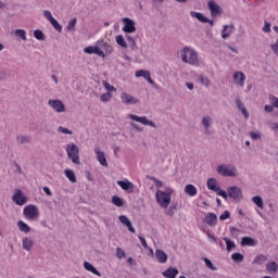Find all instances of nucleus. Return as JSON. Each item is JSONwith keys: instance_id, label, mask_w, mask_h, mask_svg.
Segmentation results:
<instances>
[{"instance_id": "43", "label": "nucleus", "mask_w": 278, "mask_h": 278, "mask_svg": "<svg viewBox=\"0 0 278 278\" xmlns=\"http://www.w3.org/2000/svg\"><path fill=\"white\" fill-rule=\"evenodd\" d=\"M231 260H233L235 262H237L238 264H240L241 262L244 261V255H242L241 253L236 252V253H233V254L231 255Z\"/></svg>"}, {"instance_id": "58", "label": "nucleus", "mask_w": 278, "mask_h": 278, "mask_svg": "<svg viewBox=\"0 0 278 278\" xmlns=\"http://www.w3.org/2000/svg\"><path fill=\"white\" fill-rule=\"evenodd\" d=\"M265 112H267L268 114H273L275 112V106L267 104L264 106Z\"/></svg>"}, {"instance_id": "20", "label": "nucleus", "mask_w": 278, "mask_h": 278, "mask_svg": "<svg viewBox=\"0 0 278 278\" xmlns=\"http://www.w3.org/2000/svg\"><path fill=\"white\" fill-rule=\"evenodd\" d=\"M245 79H247V76H244V73H242V72H236L233 74L235 84H237L241 88H242V86H244Z\"/></svg>"}, {"instance_id": "22", "label": "nucleus", "mask_w": 278, "mask_h": 278, "mask_svg": "<svg viewBox=\"0 0 278 278\" xmlns=\"http://www.w3.org/2000/svg\"><path fill=\"white\" fill-rule=\"evenodd\" d=\"M165 278H176L179 275V269L176 267H169L165 271L162 273Z\"/></svg>"}, {"instance_id": "23", "label": "nucleus", "mask_w": 278, "mask_h": 278, "mask_svg": "<svg viewBox=\"0 0 278 278\" xmlns=\"http://www.w3.org/2000/svg\"><path fill=\"white\" fill-rule=\"evenodd\" d=\"M17 144H30L31 143V136L20 134L16 136Z\"/></svg>"}, {"instance_id": "15", "label": "nucleus", "mask_w": 278, "mask_h": 278, "mask_svg": "<svg viewBox=\"0 0 278 278\" xmlns=\"http://www.w3.org/2000/svg\"><path fill=\"white\" fill-rule=\"evenodd\" d=\"M236 31V25L230 24V25H224L222 29V38L223 40H227L231 34Z\"/></svg>"}, {"instance_id": "55", "label": "nucleus", "mask_w": 278, "mask_h": 278, "mask_svg": "<svg viewBox=\"0 0 278 278\" xmlns=\"http://www.w3.org/2000/svg\"><path fill=\"white\" fill-rule=\"evenodd\" d=\"M116 257L118 260H123V257H125V251H123L121 248H116Z\"/></svg>"}, {"instance_id": "18", "label": "nucleus", "mask_w": 278, "mask_h": 278, "mask_svg": "<svg viewBox=\"0 0 278 278\" xmlns=\"http://www.w3.org/2000/svg\"><path fill=\"white\" fill-rule=\"evenodd\" d=\"M84 51H85L86 53H88L89 55H92V53H93V54H96V55H99L100 58H105V54L103 53L102 50H99L97 43H96L94 47L89 46V47L85 48Z\"/></svg>"}, {"instance_id": "44", "label": "nucleus", "mask_w": 278, "mask_h": 278, "mask_svg": "<svg viewBox=\"0 0 278 278\" xmlns=\"http://www.w3.org/2000/svg\"><path fill=\"white\" fill-rule=\"evenodd\" d=\"M100 99L103 103H108L112 100V93L106 92L100 96Z\"/></svg>"}, {"instance_id": "52", "label": "nucleus", "mask_w": 278, "mask_h": 278, "mask_svg": "<svg viewBox=\"0 0 278 278\" xmlns=\"http://www.w3.org/2000/svg\"><path fill=\"white\" fill-rule=\"evenodd\" d=\"M264 23L265 25L263 26L262 31H264V34H270V22L265 21Z\"/></svg>"}, {"instance_id": "37", "label": "nucleus", "mask_w": 278, "mask_h": 278, "mask_svg": "<svg viewBox=\"0 0 278 278\" xmlns=\"http://www.w3.org/2000/svg\"><path fill=\"white\" fill-rule=\"evenodd\" d=\"M34 37L36 38V40H47V36L40 29L34 30Z\"/></svg>"}, {"instance_id": "31", "label": "nucleus", "mask_w": 278, "mask_h": 278, "mask_svg": "<svg viewBox=\"0 0 278 278\" xmlns=\"http://www.w3.org/2000/svg\"><path fill=\"white\" fill-rule=\"evenodd\" d=\"M241 245L242 247H255V239L251 237H243L241 239Z\"/></svg>"}, {"instance_id": "1", "label": "nucleus", "mask_w": 278, "mask_h": 278, "mask_svg": "<svg viewBox=\"0 0 278 278\" xmlns=\"http://www.w3.org/2000/svg\"><path fill=\"white\" fill-rule=\"evenodd\" d=\"M180 58L185 64L194 65L199 60V53H197L195 50L190 47H185L182 49Z\"/></svg>"}, {"instance_id": "16", "label": "nucleus", "mask_w": 278, "mask_h": 278, "mask_svg": "<svg viewBox=\"0 0 278 278\" xmlns=\"http://www.w3.org/2000/svg\"><path fill=\"white\" fill-rule=\"evenodd\" d=\"M13 201L16 205H25V203H27V198L23 194L22 190H17L13 195Z\"/></svg>"}, {"instance_id": "28", "label": "nucleus", "mask_w": 278, "mask_h": 278, "mask_svg": "<svg viewBox=\"0 0 278 278\" xmlns=\"http://www.w3.org/2000/svg\"><path fill=\"white\" fill-rule=\"evenodd\" d=\"M266 270H268L269 275H275L278 270V264L277 262L273 261L266 264Z\"/></svg>"}, {"instance_id": "11", "label": "nucleus", "mask_w": 278, "mask_h": 278, "mask_svg": "<svg viewBox=\"0 0 278 278\" xmlns=\"http://www.w3.org/2000/svg\"><path fill=\"white\" fill-rule=\"evenodd\" d=\"M129 118L131 121H136V123H141V125H149V127H153L155 129V127H157L152 121H149V118H147V116H138V115H134L130 114Z\"/></svg>"}, {"instance_id": "25", "label": "nucleus", "mask_w": 278, "mask_h": 278, "mask_svg": "<svg viewBox=\"0 0 278 278\" xmlns=\"http://www.w3.org/2000/svg\"><path fill=\"white\" fill-rule=\"evenodd\" d=\"M190 16H192V18H197L200 23H208L210 22V18L202 15V13H200V12L191 11Z\"/></svg>"}, {"instance_id": "39", "label": "nucleus", "mask_w": 278, "mask_h": 278, "mask_svg": "<svg viewBox=\"0 0 278 278\" xmlns=\"http://www.w3.org/2000/svg\"><path fill=\"white\" fill-rule=\"evenodd\" d=\"M15 36L17 38H21V40H27V31H25V29H16L15 30Z\"/></svg>"}, {"instance_id": "29", "label": "nucleus", "mask_w": 278, "mask_h": 278, "mask_svg": "<svg viewBox=\"0 0 278 278\" xmlns=\"http://www.w3.org/2000/svg\"><path fill=\"white\" fill-rule=\"evenodd\" d=\"M23 249L24 251H31V249H34V241L31 240V238L23 239Z\"/></svg>"}, {"instance_id": "38", "label": "nucleus", "mask_w": 278, "mask_h": 278, "mask_svg": "<svg viewBox=\"0 0 278 278\" xmlns=\"http://www.w3.org/2000/svg\"><path fill=\"white\" fill-rule=\"evenodd\" d=\"M223 240H224V242H226L227 251H231V249H236V243L233 241H231V239L224 237Z\"/></svg>"}, {"instance_id": "32", "label": "nucleus", "mask_w": 278, "mask_h": 278, "mask_svg": "<svg viewBox=\"0 0 278 278\" xmlns=\"http://www.w3.org/2000/svg\"><path fill=\"white\" fill-rule=\"evenodd\" d=\"M186 194H189V197H197V187L194 185H187L185 187Z\"/></svg>"}, {"instance_id": "12", "label": "nucleus", "mask_w": 278, "mask_h": 278, "mask_svg": "<svg viewBox=\"0 0 278 278\" xmlns=\"http://www.w3.org/2000/svg\"><path fill=\"white\" fill-rule=\"evenodd\" d=\"M203 223L208 225V227H216L218 223V216L215 213H207L203 219Z\"/></svg>"}, {"instance_id": "61", "label": "nucleus", "mask_w": 278, "mask_h": 278, "mask_svg": "<svg viewBox=\"0 0 278 278\" xmlns=\"http://www.w3.org/2000/svg\"><path fill=\"white\" fill-rule=\"evenodd\" d=\"M151 180L154 181L156 188H162V186H164V184L155 177H151Z\"/></svg>"}, {"instance_id": "24", "label": "nucleus", "mask_w": 278, "mask_h": 278, "mask_svg": "<svg viewBox=\"0 0 278 278\" xmlns=\"http://www.w3.org/2000/svg\"><path fill=\"white\" fill-rule=\"evenodd\" d=\"M206 186L208 190H212L213 192H218V190H220L218 181L215 178H210L206 182Z\"/></svg>"}, {"instance_id": "2", "label": "nucleus", "mask_w": 278, "mask_h": 278, "mask_svg": "<svg viewBox=\"0 0 278 278\" xmlns=\"http://www.w3.org/2000/svg\"><path fill=\"white\" fill-rule=\"evenodd\" d=\"M156 203L166 210L170 205V194L162 190H156L155 192Z\"/></svg>"}, {"instance_id": "54", "label": "nucleus", "mask_w": 278, "mask_h": 278, "mask_svg": "<svg viewBox=\"0 0 278 278\" xmlns=\"http://www.w3.org/2000/svg\"><path fill=\"white\" fill-rule=\"evenodd\" d=\"M269 100L271 101V105L278 109V98L274 94H269Z\"/></svg>"}, {"instance_id": "56", "label": "nucleus", "mask_w": 278, "mask_h": 278, "mask_svg": "<svg viewBox=\"0 0 278 278\" xmlns=\"http://www.w3.org/2000/svg\"><path fill=\"white\" fill-rule=\"evenodd\" d=\"M270 49L275 53V55H278V38L275 43L270 45Z\"/></svg>"}, {"instance_id": "14", "label": "nucleus", "mask_w": 278, "mask_h": 278, "mask_svg": "<svg viewBox=\"0 0 278 278\" xmlns=\"http://www.w3.org/2000/svg\"><path fill=\"white\" fill-rule=\"evenodd\" d=\"M97 46H98L99 51H103L104 58H105V55H109V53H112V51H114L112 46H110V43H108L103 40L98 41Z\"/></svg>"}, {"instance_id": "34", "label": "nucleus", "mask_w": 278, "mask_h": 278, "mask_svg": "<svg viewBox=\"0 0 278 278\" xmlns=\"http://www.w3.org/2000/svg\"><path fill=\"white\" fill-rule=\"evenodd\" d=\"M252 202L256 207H260V210H264V200L260 195H255L252 198Z\"/></svg>"}, {"instance_id": "6", "label": "nucleus", "mask_w": 278, "mask_h": 278, "mask_svg": "<svg viewBox=\"0 0 278 278\" xmlns=\"http://www.w3.org/2000/svg\"><path fill=\"white\" fill-rule=\"evenodd\" d=\"M228 192V197H230V199H233L235 201H242V189H240V187H229L227 189Z\"/></svg>"}, {"instance_id": "3", "label": "nucleus", "mask_w": 278, "mask_h": 278, "mask_svg": "<svg viewBox=\"0 0 278 278\" xmlns=\"http://www.w3.org/2000/svg\"><path fill=\"white\" fill-rule=\"evenodd\" d=\"M66 151H67V156L70 157V160H72L73 164H80L79 147H77V144L75 143L67 144Z\"/></svg>"}, {"instance_id": "57", "label": "nucleus", "mask_w": 278, "mask_h": 278, "mask_svg": "<svg viewBox=\"0 0 278 278\" xmlns=\"http://www.w3.org/2000/svg\"><path fill=\"white\" fill-rule=\"evenodd\" d=\"M119 222L122 223V225H128L131 220H129V218L127 216L121 215Z\"/></svg>"}, {"instance_id": "30", "label": "nucleus", "mask_w": 278, "mask_h": 278, "mask_svg": "<svg viewBox=\"0 0 278 278\" xmlns=\"http://www.w3.org/2000/svg\"><path fill=\"white\" fill-rule=\"evenodd\" d=\"M17 227H18L20 231H23V233H29V231H31V228L29 227V225H27L23 220L17 222Z\"/></svg>"}, {"instance_id": "46", "label": "nucleus", "mask_w": 278, "mask_h": 278, "mask_svg": "<svg viewBox=\"0 0 278 278\" xmlns=\"http://www.w3.org/2000/svg\"><path fill=\"white\" fill-rule=\"evenodd\" d=\"M266 260H267L266 256H264L263 254H260L254 258V264H264Z\"/></svg>"}, {"instance_id": "36", "label": "nucleus", "mask_w": 278, "mask_h": 278, "mask_svg": "<svg viewBox=\"0 0 278 278\" xmlns=\"http://www.w3.org/2000/svg\"><path fill=\"white\" fill-rule=\"evenodd\" d=\"M116 43L122 47V49H127V42L125 41V37L123 35H117L115 37Z\"/></svg>"}, {"instance_id": "13", "label": "nucleus", "mask_w": 278, "mask_h": 278, "mask_svg": "<svg viewBox=\"0 0 278 278\" xmlns=\"http://www.w3.org/2000/svg\"><path fill=\"white\" fill-rule=\"evenodd\" d=\"M212 117H210V115H204L202 117V126L204 127V134L205 136H211L212 135V130H210V127L212 126Z\"/></svg>"}, {"instance_id": "45", "label": "nucleus", "mask_w": 278, "mask_h": 278, "mask_svg": "<svg viewBox=\"0 0 278 278\" xmlns=\"http://www.w3.org/2000/svg\"><path fill=\"white\" fill-rule=\"evenodd\" d=\"M200 83L202 86H205V88H210V78L204 77V76H199Z\"/></svg>"}, {"instance_id": "42", "label": "nucleus", "mask_w": 278, "mask_h": 278, "mask_svg": "<svg viewBox=\"0 0 278 278\" xmlns=\"http://www.w3.org/2000/svg\"><path fill=\"white\" fill-rule=\"evenodd\" d=\"M150 75H151V73L149 71H144V70H139L135 73L136 77H143V79H147Z\"/></svg>"}, {"instance_id": "10", "label": "nucleus", "mask_w": 278, "mask_h": 278, "mask_svg": "<svg viewBox=\"0 0 278 278\" xmlns=\"http://www.w3.org/2000/svg\"><path fill=\"white\" fill-rule=\"evenodd\" d=\"M207 8L212 16H220L223 14V9L214 0L207 2Z\"/></svg>"}, {"instance_id": "9", "label": "nucleus", "mask_w": 278, "mask_h": 278, "mask_svg": "<svg viewBox=\"0 0 278 278\" xmlns=\"http://www.w3.org/2000/svg\"><path fill=\"white\" fill-rule=\"evenodd\" d=\"M121 99H122V103H124V105H136V104L140 103V100H138L136 97H134L127 92H123L121 94Z\"/></svg>"}, {"instance_id": "59", "label": "nucleus", "mask_w": 278, "mask_h": 278, "mask_svg": "<svg viewBox=\"0 0 278 278\" xmlns=\"http://www.w3.org/2000/svg\"><path fill=\"white\" fill-rule=\"evenodd\" d=\"M229 216H231V214L229 213V211H225V212L219 216V220H227V218H229Z\"/></svg>"}, {"instance_id": "50", "label": "nucleus", "mask_w": 278, "mask_h": 278, "mask_svg": "<svg viewBox=\"0 0 278 278\" xmlns=\"http://www.w3.org/2000/svg\"><path fill=\"white\" fill-rule=\"evenodd\" d=\"M58 132L59 134H67L68 136H73V131L72 130H70L68 128H64L62 126H60L58 128Z\"/></svg>"}, {"instance_id": "48", "label": "nucleus", "mask_w": 278, "mask_h": 278, "mask_svg": "<svg viewBox=\"0 0 278 278\" xmlns=\"http://www.w3.org/2000/svg\"><path fill=\"white\" fill-rule=\"evenodd\" d=\"M216 192H217V195L223 197V199L227 200L229 198V192L220 189V187H219V190H217Z\"/></svg>"}, {"instance_id": "33", "label": "nucleus", "mask_w": 278, "mask_h": 278, "mask_svg": "<svg viewBox=\"0 0 278 278\" xmlns=\"http://www.w3.org/2000/svg\"><path fill=\"white\" fill-rule=\"evenodd\" d=\"M64 173L72 184H77V177L75 176V172H73L72 169H65Z\"/></svg>"}, {"instance_id": "27", "label": "nucleus", "mask_w": 278, "mask_h": 278, "mask_svg": "<svg viewBox=\"0 0 278 278\" xmlns=\"http://www.w3.org/2000/svg\"><path fill=\"white\" fill-rule=\"evenodd\" d=\"M84 268H86L89 273L97 275V277H101V271H98L92 264L88 263V261L84 262Z\"/></svg>"}, {"instance_id": "49", "label": "nucleus", "mask_w": 278, "mask_h": 278, "mask_svg": "<svg viewBox=\"0 0 278 278\" xmlns=\"http://www.w3.org/2000/svg\"><path fill=\"white\" fill-rule=\"evenodd\" d=\"M75 25H77V18H73L70 21L68 25H67V29L68 31H73V29H75Z\"/></svg>"}, {"instance_id": "26", "label": "nucleus", "mask_w": 278, "mask_h": 278, "mask_svg": "<svg viewBox=\"0 0 278 278\" xmlns=\"http://www.w3.org/2000/svg\"><path fill=\"white\" fill-rule=\"evenodd\" d=\"M236 105L241 114H243L244 118H249V111H247V108H244V103H242L239 98L236 99Z\"/></svg>"}, {"instance_id": "21", "label": "nucleus", "mask_w": 278, "mask_h": 278, "mask_svg": "<svg viewBox=\"0 0 278 278\" xmlns=\"http://www.w3.org/2000/svg\"><path fill=\"white\" fill-rule=\"evenodd\" d=\"M155 257H156L159 264H166V262H168V254L162 250L155 251Z\"/></svg>"}, {"instance_id": "5", "label": "nucleus", "mask_w": 278, "mask_h": 278, "mask_svg": "<svg viewBox=\"0 0 278 278\" xmlns=\"http://www.w3.org/2000/svg\"><path fill=\"white\" fill-rule=\"evenodd\" d=\"M24 216L28 218V220H34V218H38L40 216V212L38 211V206L34 204H29L24 207Z\"/></svg>"}, {"instance_id": "47", "label": "nucleus", "mask_w": 278, "mask_h": 278, "mask_svg": "<svg viewBox=\"0 0 278 278\" xmlns=\"http://www.w3.org/2000/svg\"><path fill=\"white\" fill-rule=\"evenodd\" d=\"M103 87L105 88V90H108V92H115L116 90V88L110 85V83L108 81H103Z\"/></svg>"}, {"instance_id": "62", "label": "nucleus", "mask_w": 278, "mask_h": 278, "mask_svg": "<svg viewBox=\"0 0 278 278\" xmlns=\"http://www.w3.org/2000/svg\"><path fill=\"white\" fill-rule=\"evenodd\" d=\"M250 136L252 140H260V138H262V134L260 132H251Z\"/></svg>"}, {"instance_id": "51", "label": "nucleus", "mask_w": 278, "mask_h": 278, "mask_svg": "<svg viewBox=\"0 0 278 278\" xmlns=\"http://www.w3.org/2000/svg\"><path fill=\"white\" fill-rule=\"evenodd\" d=\"M50 23H51L52 27H54V29L56 31H62V25H60V23H58L55 18L52 20Z\"/></svg>"}, {"instance_id": "53", "label": "nucleus", "mask_w": 278, "mask_h": 278, "mask_svg": "<svg viewBox=\"0 0 278 278\" xmlns=\"http://www.w3.org/2000/svg\"><path fill=\"white\" fill-rule=\"evenodd\" d=\"M229 229H230L231 236H232L233 238H238V233H240V229H238V228H236V227H233V226H230Z\"/></svg>"}, {"instance_id": "35", "label": "nucleus", "mask_w": 278, "mask_h": 278, "mask_svg": "<svg viewBox=\"0 0 278 278\" xmlns=\"http://www.w3.org/2000/svg\"><path fill=\"white\" fill-rule=\"evenodd\" d=\"M112 203L116 205V207H123V205H125V201L118 195L112 197Z\"/></svg>"}, {"instance_id": "63", "label": "nucleus", "mask_w": 278, "mask_h": 278, "mask_svg": "<svg viewBox=\"0 0 278 278\" xmlns=\"http://www.w3.org/2000/svg\"><path fill=\"white\" fill-rule=\"evenodd\" d=\"M139 240H140L143 249H149V244H147V239H144V237H139Z\"/></svg>"}, {"instance_id": "4", "label": "nucleus", "mask_w": 278, "mask_h": 278, "mask_svg": "<svg viewBox=\"0 0 278 278\" xmlns=\"http://www.w3.org/2000/svg\"><path fill=\"white\" fill-rule=\"evenodd\" d=\"M217 173L218 175H222V177H237L238 176V169L233 165L225 166V165H218L217 166Z\"/></svg>"}, {"instance_id": "41", "label": "nucleus", "mask_w": 278, "mask_h": 278, "mask_svg": "<svg viewBox=\"0 0 278 278\" xmlns=\"http://www.w3.org/2000/svg\"><path fill=\"white\" fill-rule=\"evenodd\" d=\"M126 40H127V42H128V45H129V47H130V49H131L132 51L136 50V49H138V46L136 45V40L134 39V37L127 35V36H126Z\"/></svg>"}, {"instance_id": "8", "label": "nucleus", "mask_w": 278, "mask_h": 278, "mask_svg": "<svg viewBox=\"0 0 278 278\" xmlns=\"http://www.w3.org/2000/svg\"><path fill=\"white\" fill-rule=\"evenodd\" d=\"M122 21L125 25L123 27V31H125V34H134V31H136V22H134V20L124 17Z\"/></svg>"}, {"instance_id": "64", "label": "nucleus", "mask_w": 278, "mask_h": 278, "mask_svg": "<svg viewBox=\"0 0 278 278\" xmlns=\"http://www.w3.org/2000/svg\"><path fill=\"white\" fill-rule=\"evenodd\" d=\"M166 216H175V211L173 208H167L166 212H165Z\"/></svg>"}, {"instance_id": "7", "label": "nucleus", "mask_w": 278, "mask_h": 278, "mask_svg": "<svg viewBox=\"0 0 278 278\" xmlns=\"http://www.w3.org/2000/svg\"><path fill=\"white\" fill-rule=\"evenodd\" d=\"M48 105L59 114H62V112H66V106H64V102H62V100H49Z\"/></svg>"}, {"instance_id": "40", "label": "nucleus", "mask_w": 278, "mask_h": 278, "mask_svg": "<svg viewBox=\"0 0 278 278\" xmlns=\"http://www.w3.org/2000/svg\"><path fill=\"white\" fill-rule=\"evenodd\" d=\"M202 262L205 263L206 268H208L210 270H218V269L216 268V266H214V263H212V261H210V258H207V257H202Z\"/></svg>"}, {"instance_id": "17", "label": "nucleus", "mask_w": 278, "mask_h": 278, "mask_svg": "<svg viewBox=\"0 0 278 278\" xmlns=\"http://www.w3.org/2000/svg\"><path fill=\"white\" fill-rule=\"evenodd\" d=\"M94 153L101 166H104L105 168H108L109 164H108V159H105V153L101 151V149L99 148H94Z\"/></svg>"}, {"instance_id": "19", "label": "nucleus", "mask_w": 278, "mask_h": 278, "mask_svg": "<svg viewBox=\"0 0 278 278\" xmlns=\"http://www.w3.org/2000/svg\"><path fill=\"white\" fill-rule=\"evenodd\" d=\"M117 186H119L122 190H125V192H134V185L129 180H118Z\"/></svg>"}, {"instance_id": "60", "label": "nucleus", "mask_w": 278, "mask_h": 278, "mask_svg": "<svg viewBox=\"0 0 278 278\" xmlns=\"http://www.w3.org/2000/svg\"><path fill=\"white\" fill-rule=\"evenodd\" d=\"M43 16L46 17V18H48V21H52V20H54V17H53V14H51V11H45L43 12Z\"/></svg>"}]
</instances>
